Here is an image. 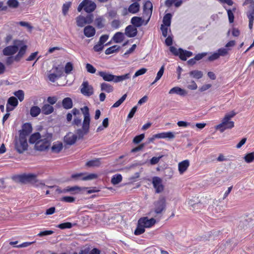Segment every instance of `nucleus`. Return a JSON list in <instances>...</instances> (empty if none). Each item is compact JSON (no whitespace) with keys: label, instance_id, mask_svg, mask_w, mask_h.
Returning <instances> with one entry per match:
<instances>
[{"label":"nucleus","instance_id":"nucleus-61","mask_svg":"<svg viewBox=\"0 0 254 254\" xmlns=\"http://www.w3.org/2000/svg\"><path fill=\"white\" fill-rule=\"evenodd\" d=\"M220 57L218 52H215V53H214L213 54H212L211 56H210L208 58V60L209 61H215L216 60H217L218 59H219Z\"/></svg>","mask_w":254,"mask_h":254},{"label":"nucleus","instance_id":"nucleus-41","mask_svg":"<svg viewBox=\"0 0 254 254\" xmlns=\"http://www.w3.org/2000/svg\"><path fill=\"white\" fill-rule=\"evenodd\" d=\"M76 24L78 27H82L85 24H86V22H85L84 17L83 16L79 15L77 16L76 18Z\"/></svg>","mask_w":254,"mask_h":254},{"label":"nucleus","instance_id":"nucleus-10","mask_svg":"<svg viewBox=\"0 0 254 254\" xmlns=\"http://www.w3.org/2000/svg\"><path fill=\"white\" fill-rule=\"evenodd\" d=\"M81 93L86 96H90L94 93V89L92 86L89 84L88 82H83L81 86Z\"/></svg>","mask_w":254,"mask_h":254},{"label":"nucleus","instance_id":"nucleus-24","mask_svg":"<svg viewBox=\"0 0 254 254\" xmlns=\"http://www.w3.org/2000/svg\"><path fill=\"white\" fill-rule=\"evenodd\" d=\"M144 20L141 17L134 16L131 19V23L135 27H139L143 24Z\"/></svg>","mask_w":254,"mask_h":254},{"label":"nucleus","instance_id":"nucleus-21","mask_svg":"<svg viewBox=\"0 0 254 254\" xmlns=\"http://www.w3.org/2000/svg\"><path fill=\"white\" fill-rule=\"evenodd\" d=\"M155 137L157 138L173 139L175 137V135L173 132L169 131L155 134Z\"/></svg>","mask_w":254,"mask_h":254},{"label":"nucleus","instance_id":"nucleus-19","mask_svg":"<svg viewBox=\"0 0 254 254\" xmlns=\"http://www.w3.org/2000/svg\"><path fill=\"white\" fill-rule=\"evenodd\" d=\"M83 32L84 34L86 37L90 38L95 35L96 30L93 26L88 25L84 28Z\"/></svg>","mask_w":254,"mask_h":254},{"label":"nucleus","instance_id":"nucleus-57","mask_svg":"<svg viewBox=\"0 0 254 254\" xmlns=\"http://www.w3.org/2000/svg\"><path fill=\"white\" fill-rule=\"evenodd\" d=\"M227 11L229 21L230 23H232L234 22V14L231 9H227Z\"/></svg>","mask_w":254,"mask_h":254},{"label":"nucleus","instance_id":"nucleus-4","mask_svg":"<svg viewBox=\"0 0 254 254\" xmlns=\"http://www.w3.org/2000/svg\"><path fill=\"white\" fill-rule=\"evenodd\" d=\"M236 115V113L232 111L225 115L221 124L216 127V129L223 132L225 130L231 129L234 127V123L230 121Z\"/></svg>","mask_w":254,"mask_h":254},{"label":"nucleus","instance_id":"nucleus-58","mask_svg":"<svg viewBox=\"0 0 254 254\" xmlns=\"http://www.w3.org/2000/svg\"><path fill=\"white\" fill-rule=\"evenodd\" d=\"M55 69L56 74L59 77H61L63 73V68L62 67L55 66L53 67Z\"/></svg>","mask_w":254,"mask_h":254},{"label":"nucleus","instance_id":"nucleus-27","mask_svg":"<svg viewBox=\"0 0 254 254\" xmlns=\"http://www.w3.org/2000/svg\"><path fill=\"white\" fill-rule=\"evenodd\" d=\"M180 58L183 61H186L187 58H189L192 56V53L190 51L184 50L182 48H180Z\"/></svg>","mask_w":254,"mask_h":254},{"label":"nucleus","instance_id":"nucleus-46","mask_svg":"<svg viewBox=\"0 0 254 254\" xmlns=\"http://www.w3.org/2000/svg\"><path fill=\"white\" fill-rule=\"evenodd\" d=\"M14 95L19 100L20 102L22 101L24 98V92L22 90H19L14 93Z\"/></svg>","mask_w":254,"mask_h":254},{"label":"nucleus","instance_id":"nucleus-6","mask_svg":"<svg viewBox=\"0 0 254 254\" xmlns=\"http://www.w3.org/2000/svg\"><path fill=\"white\" fill-rule=\"evenodd\" d=\"M15 147L17 151L19 153H22L24 151L27 149L28 143L27 137L23 136L22 135H19V138L15 144Z\"/></svg>","mask_w":254,"mask_h":254},{"label":"nucleus","instance_id":"nucleus-54","mask_svg":"<svg viewBox=\"0 0 254 254\" xmlns=\"http://www.w3.org/2000/svg\"><path fill=\"white\" fill-rule=\"evenodd\" d=\"M86 68L87 71L91 73H94L96 71V68L90 64H86Z\"/></svg>","mask_w":254,"mask_h":254},{"label":"nucleus","instance_id":"nucleus-22","mask_svg":"<svg viewBox=\"0 0 254 254\" xmlns=\"http://www.w3.org/2000/svg\"><path fill=\"white\" fill-rule=\"evenodd\" d=\"M63 148V144L62 142L56 141L53 143L51 147V151L53 153H59Z\"/></svg>","mask_w":254,"mask_h":254},{"label":"nucleus","instance_id":"nucleus-28","mask_svg":"<svg viewBox=\"0 0 254 254\" xmlns=\"http://www.w3.org/2000/svg\"><path fill=\"white\" fill-rule=\"evenodd\" d=\"M124 34L122 32H117L113 37L112 40L116 43H121L124 39Z\"/></svg>","mask_w":254,"mask_h":254},{"label":"nucleus","instance_id":"nucleus-49","mask_svg":"<svg viewBox=\"0 0 254 254\" xmlns=\"http://www.w3.org/2000/svg\"><path fill=\"white\" fill-rule=\"evenodd\" d=\"M70 5H71V2H66L63 4V7H62V11H63V13L64 15H65L66 14V13H67L68 9H69V7H70Z\"/></svg>","mask_w":254,"mask_h":254},{"label":"nucleus","instance_id":"nucleus-5","mask_svg":"<svg viewBox=\"0 0 254 254\" xmlns=\"http://www.w3.org/2000/svg\"><path fill=\"white\" fill-rule=\"evenodd\" d=\"M19 181L22 183H31L35 184L36 186L42 188L43 187L45 186L44 183L41 181H39L37 179V176L34 174H24L20 175L18 177Z\"/></svg>","mask_w":254,"mask_h":254},{"label":"nucleus","instance_id":"nucleus-13","mask_svg":"<svg viewBox=\"0 0 254 254\" xmlns=\"http://www.w3.org/2000/svg\"><path fill=\"white\" fill-rule=\"evenodd\" d=\"M18 50V47L17 46H9L3 49L2 53L4 56H12L15 54Z\"/></svg>","mask_w":254,"mask_h":254},{"label":"nucleus","instance_id":"nucleus-35","mask_svg":"<svg viewBox=\"0 0 254 254\" xmlns=\"http://www.w3.org/2000/svg\"><path fill=\"white\" fill-rule=\"evenodd\" d=\"M249 19L254 20V1L252 0L250 5V10L247 13Z\"/></svg>","mask_w":254,"mask_h":254},{"label":"nucleus","instance_id":"nucleus-40","mask_svg":"<svg viewBox=\"0 0 254 254\" xmlns=\"http://www.w3.org/2000/svg\"><path fill=\"white\" fill-rule=\"evenodd\" d=\"M122 180V176L120 174H116L113 176L111 179L112 184L115 185L120 183Z\"/></svg>","mask_w":254,"mask_h":254},{"label":"nucleus","instance_id":"nucleus-44","mask_svg":"<svg viewBox=\"0 0 254 254\" xmlns=\"http://www.w3.org/2000/svg\"><path fill=\"white\" fill-rule=\"evenodd\" d=\"M7 4L10 8H16L19 6V2L17 0H8Z\"/></svg>","mask_w":254,"mask_h":254},{"label":"nucleus","instance_id":"nucleus-8","mask_svg":"<svg viewBox=\"0 0 254 254\" xmlns=\"http://www.w3.org/2000/svg\"><path fill=\"white\" fill-rule=\"evenodd\" d=\"M71 178L74 181H87L96 179L97 175L95 174H87L86 173H80L72 174Z\"/></svg>","mask_w":254,"mask_h":254},{"label":"nucleus","instance_id":"nucleus-59","mask_svg":"<svg viewBox=\"0 0 254 254\" xmlns=\"http://www.w3.org/2000/svg\"><path fill=\"white\" fill-rule=\"evenodd\" d=\"M120 24H121V22L118 19L114 20L111 22V26L112 27V28H113L114 29H118L120 27Z\"/></svg>","mask_w":254,"mask_h":254},{"label":"nucleus","instance_id":"nucleus-47","mask_svg":"<svg viewBox=\"0 0 254 254\" xmlns=\"http://www.w3.org/2000/svg\"><path fill=\"white\" fill-rule=\"evenodd\" d=\"M229 50L230 49H227L225 48H220L217 50V52L219 55V56L224 57L228 55Z\"/></svg>","mask_w":254,"mask_h":254},{"label":"nucleus","instance_id":"nucleus-36","mask_svg":"<svg viewBox=\"0 0 254 254\" xmlns=\"http://www.w3.org/2000/svg\"><path fill=\"white\" fill-rule=\"evenodd\" d=\"M189 74L193 78L197 79L201 78L203 76L202 72L197 70H192L190 72Z\"/></svg>","mask_w":254,"mask_h":254},{"label":"nucleus","instance_id":"nucleus-43","mask_svg":"<svg viewBox=\"0 0 254 254\" xmlns=\"http://www.w3.org/2000/svg\"><path fill=\"white\" fill-rule=\"evenodd\" d=\"M76 224H72L70 222H65L59 224L57 227L61 229H64L66 228H71L73 225Z\"/></svg>","mask_w":254,"mask_h":254},{"label":"nucleus","instance_id":"nucleus-52","mask_svg":"<svg viewBox=\"0 0 254 254\" xmlns=\"http://www.w3.org/2000/svg\"><path fill=\"white\" fill-rule=\"evenodd\" d=\"M75 198L72 196H64L61 198V201L66 202H73L75 201Z\"/></svg>","mask_w":254,"mask_h":254},{"label":"nucleus","instance_id":"nucleus-64","mask_svg":"<svg viewBox=\"0 0 254 254\" xmlns=\"http://www.w3.org/2000/svg\"><path fill=\"white\" fill-rule=\"evenodd\" d=\"M58 77H59L56 73H51L48 76L49 79L52 82H54Z\"/></svg>","mask_w":254,"mask_h":254},{"label":"nucleus","instance_id":"nucleus-3","mask_svg":"<svg viewBox=\"0 0 254 254\" xmlns=\"http://www.w3.org/2000/svg\"><path fill=\"white\" fill-rule=\"evenodd\" d=\"M97 74L102 77L105 81L118 83L123 80L129 79L130 77V73H127L122 75H115L109 72L100 71H98Z\"/></svg>","mask_w":254,"mask_h":254},{"label":"nucleus","instance_id":"nucleus-14","mask_svg":"<svg viewBox=\"0 0 254 254\" xmlns=\"http://www.w3.org/2000/svg\"><path fill=\"white\" fill-rule=\"evenodd\" d=\"M139 220V224H142L145 228H149L156 223V220L153 218L148 219L147 217H143L140 218Z\"/></svg>","mask_w":254,"mask_h":254},{"label":"nucleus","instance_id":"nucleus-11","mask_svg":"<svg viewBox=\"0 0 254 254\" xmlns=\"http://www.w3.org/2000/svg\"><path fill=\"white\" fill-rule=\"evenodd\" d=\"M152 184L155 189V192L159 193L162 192L164 187L162 184V180L158 177H154L152 178Z\"/></svg>","mask_w":254,"mask_h":254},{"label":"nucleus","instance_id":"nucleus-17","mask_svg":"<svg viewBox=\"0 0 254 254\" xmlns=\"http://www.w3.org/2000/svg\"><path fill=\"white\" fill-rule=\"evenodd\" d=\"M169 94H176L177 95L184 96L187 95V92L185 89H182L179 87L176 86L170 90L169 91Z\"/></svg>","mask_w":254,"mask_h":254},{"label":"nucleus","instance_id":"nucleus-60","mask_svg":"<svg viewBox=\"0 0 254 254\" xmlns=\"http://www.w3.org/2000/svg\"><path fill=\"white\" fill-rule=\"evenodd\" d=\"M53 233H54V231H53L52 230H46V231L40 232L37 235V236H38L39 237H42V236H47V235H50L53 234Z\"/></svg>","mask_w":254,"mask_h":254},{"label":"nucleus","instance_id":"nucleus-53","mask_svg":"<svg viewBox=\"0 0 254 254\" xmlns=\"http://www.w3.org/2000/svg\"><path fill=\"white\" fill-rule=\"evenodd\" d=\"M147 71V69L145 68H142L135 72L134 75L133 76V78H134L139 75H142L144 74Z\"/></svg>","mask_w":254,"mask_h":254},{"label":"nucleus","instance_id":"nucleus-15","mask_svg":"<svg viewBox=\"0 0 254 254\" xmlns=\"http://www.w3.org/2000/svg\"><path fill=\"white\" fill-rule=\"evenodd\" d=\"M32 130L31 125L29 123H25L23 125L22 130L20 132L19 135H22L23 136L27 137L32 132Z\"/></svg>","mask_w":254,"mask_h":254},{"label":"nucleus","instance_id":"nucleus-34","mask_svg":"<svg viewBox=\"0 0 254 254\" xmlns=\"http://www.w3.org/2000/svg\"><path fill=\"white\" fill-rule=\"evenodd\" d=\"M172 15L171 13H167L165 15L163 19L164 26L169 27L171 25Z\"/></svg>","mask_w":254,"mask_h":254},{"label":"nucleus","instance_id":"nucleus-63","mask_svg":"<svg viewBox=\"0 0 254 254\" xmlns=\"http://www.w3.org/2000/svg\"><path fill=\"white\" fill-rule=\"evenodd\" d=\"M85 22L86 24H90L92 22L93 20V15L92 14H89L84 17Z\"/></svg>","mask_w":254,"mask_h":254},{"label":"nucleus","instance_id":"nucleus-31","mask_svg":"<svg viewBox=\"0 0 254 254\" xmlns=\"http://www.w3.org/2000/svg\"><path fill=\"white\" fill-rule=\"evenodd\" d=\"M101 165L100 159L97 158L86 162V166L89 167H98Z\"/></svg>","mask_w":254,"mask_h":254},{"label":"nucleus","instance_id":"nucleus-29","mask_svg":"<svg viewBox=\"0 0 254 254\" xmlns=\"http://www.w3.org/2000/svg\"><path fill=\"white\" fill-rule=\"evenodd\" d=\"M26 49L27 46L26 45L22 46L20 48L18 54L14 57V60L16 62L20 61L21 58L25 54Z\"/></svg>","mask_w":254,"mask_h":254},{"label":"nucleus","instance_id":"nucleus-55","mask_svg":"<svg viewBox=\"0 0 254 254\" xmlns=\"http://www.w3.org/2000/svg\"><path fill=\"white\" fill-rule=\"evenodd\" d=\"M170 51L175 56H178L180 57L181 53V51H180V48L177 49L175 47L171 46L170 47Z\"/></svg>","mask_w":254,"mask_h":254},{"label":"nucleus","instance_id":"nucleus-62","mask_svg":"<svg viewBox=\"0 0 254 254\" xmlns=\"http://www.w3.org/2000/svg\"><path fill=\"white\" fill-rule=\"evenodd\" d=\"M103 45L98 42L94 46L93 49L95 52H100L103 50Z\"/></svg>","mask_w":254,"mask_h":254},{"label":"nucleus","instance_id":"nucleus-16","mask_svg":"<svg viewBox=\"0 0 254 254\" xmlns=\"http://www.w3.org/2000/svg\"><path fill=\"white\" fill-rule=\"evenodd\" d=\"M88 189V188H81L78 186L67 187L66 188H65V190L66 193L70 192L72 194H74L75 193L79 192L80 191L82 190H85Z\"/></svg>","mask_w":254,"mask_h":254},{"label":"nucleus","instance_id":"nucleus-7","mask_svg":"<svg viewBox=\"0 0 254 254\" xmlns=\"http://www.w3.org/2000/svg\"><path fill=\"white\" fill-rule=\"evenodd\" d=\"M154 212L157 214H161L166 208V199L164 196H160L158 200L154 203Z\"/></svg>","mask_w":254,"mask_h":254},{"label":"nucleus","instance_id":"nucleus-45","mask_svg":"<svg viewBox=\"0 0 254 254\" xmlns=\"http://www.w3.org/2000/svg\"><path fill=\"white\" fill-rule=\"evenodd\" d=\"M127 97V94H124L119 100H118L113 104V105L112 106V108H117L120 106L126 100Z\"/></svg>","mask_w":254,"mask_h":254},{"label":"nucleus","instance_id":"nucleus-38","mask_svg":"<svg viewBox=\"0 0 254 254\" xmlns=\"http://www.w3.org/2000/svg\"><path fill=\"white\" fill-rule=\"evenodd\" d=\"M120 48L118 45H114L107 49L105 52L106 55H110L118 52Z\"/></svg>","mask_w":254,"mask_h":254},{"label":"nucleus","instance_id":"nucleus-9","mask_svg":"<svg viewBox=\"0 0 254 254\" xmlns=\"http://www.w3.org/2000/svg\"><path fill=\"white\" fill-rule=\"evenodd\" d=\"M153 6L152 3L148 0L145 2L143 7V17L144 19L147 18L144 25L149 22L152 13Z\"/></svg>","mask_w":254,"mask_h":254},{"label":"nucleus","instance_id":"nucleus-51","mask_svg":"<svg viewBox=\"0 0 254 254\" xmlns=\"http://www.w3.org/2000/svg\"><path fill=\"white\" fill-rule=\"evenodd\" d=\"M144 138V134L142 133L139 135L135 136L133 139V142L135 144L140 143L142 140Z\"/></svg>","mask_w":254,"mask_h":254},{"label":"nucleus","instance_id":"nucleus-37","mask_svg":"<svg viewBox=\"0 0 254 254\" xmlns=\"http://www.w3.org/2000/svg\"><path fill=\"white\" fill-rule=\"evenodd\" d=\"M145 227L141 224H139V220L138 221V224L134 234L135 235H139L143 234L145 231Z\"/></svg>","mask_w":254,"mask_h":254},{"label":"nucleus","instance_id":"nucleus-42","mask_svg":"<svg viewBox=\"0 0 254 254\" xmlns=\"http://www.w3.org/2000/svg\"><path fill=\"white\" fill-rule=\"evenodd\" d=\"M18 104L17 98L15 97L12 96L9 98L7 101V104L13 106L14 108L16 107Z\"/></svg>","mask_w":254,"mask_h":254},{"label":"nucleus","instance_id":"nucleus-32","mask_svg":"<svg viewBox=\"0 0 254 254\" xmlns=\"http://www.w3.org/2000/svg\"><path fill=\"white\" fill-rule=\"evenodd\" d=\"M41 109L38 106H33L30 111V115L33 117H37L41 113Z\"/></svg>","mask_w":254,"mask_h":254},{"label":"nucleus","instance_id":"nucleus-56","mask_svg":"<svg viewBox=\"0 0 254 254\" xmlns=\"http://www.w3.org/2000/svg\"><path fill=\"white\" fill-rule=\"evenodd\" d=\"M163 157V155H161L159 157H152L150 161V164L152 165L157 164L160 161V159H161Z\"/></svg>","mask_w":254,"mask_h":254},{"label":"nucleus","instance_id":"nucleus-39","mask_svg":"<svg viewBox=\"0 0 254 254\" xmlns=\"http://www.w3.org/2000/svg\"><path fill=\"white\" fill-rule=\"evenodd\" d=\"M244 159L247 163H250L254 162V151L247 153L244 157Z\"/></svg>","mask_w":254,"mask_h":254},{"label":"nucleus","instance_id":"nucleus-1","mask_svg":"<svg viewBox=\"0 0 254 254\" xmlns=\"http://www.w3.org/2000/svg\"><path fill=\"white\" fill-rule=\"evenodd\" d=\"M53 140V134L47 131L40 134L39 132H35L32 134L29 139V142L31 144L35 143V149L37 150L43 151L48 149L50 146Z\"/></svg>","mask_w":254,"mask_h":254},{"label":"nucleus","instance_id":"nucleus-26","mask_svg":"<svg viewBox=\"0 0 254 254\" xmlns=\"http://www.w3.org/2000/svg\"><path fill=\"white\" fill-rule=\"evenodd\" d=\"M62 105L65 109H71L73 106V103L71 99L69 97H66L63 100Z\"/></svg>","mask_w":254,"mask_h":254},{"label":"nucleus","instance_id":"nucleus-50","mask_svg":"<svg viewBox=\"0 0 254 254\" xmlns=\"http://www.w3.org/2000/svg\"><path fill=\"white\" fill-rule=\"evenodd\" d=\"M164 68H165V65H163L161 67V68L159 69V70L158 71V72H157V76L155 79V82H157L158 80H159L161 78V77H162V76L163 74Z\"/></svg>","mask_w":254,"mask_h":254},{"label":"nucleus","instance_id":"nucleus-20","mask_svg":"<svg viewBox=\"0 0 254 254\" xmlns=\"http://www.w3.org/2000/svg\"><path fill=\"white\" fill-rule=\"evenodd\" d=\"M190 165V161L188 160H184L178 164L179 171L181 174H183L188 169Z\"/></svg>","mask_w":254,"mask_h":254},{"label":"nucleus","instance_id":"nucleus-18","mask_svg":"<svg viewBox=\"0 0 254 254\" xmlns=\"http://www.w3.org/2000/svg\"><path fill=\"white\" fill-rule=\"evenodd\" d=\"M77 135L72 133H68L64 137V142L68 145L73 144L76 141Z\"/></svg>","mask_w":254,"mask_h":254},{"label":"nucleus","instance_id":"nucleus-33","mask_svg":"<svg viewBox=\"0 0 254 254\" xmlns=\"http://www.w3.org/2000/svg\"><path fill=\"white\" fill-rule=\"evenodd\" d=\"M105 21V19L102 17L100 16L95 19V24L98 28L101 29L104 27Z\"/></svg>","mask_w":254,"mask_h":254},{"label":"nucleus","instance_id":"nucleus-2","mask_svg":"<svg viewBox=\"0 0 254 254\" xmlns=\"http://www.w3.org/2000/svg\"><path fill=\"white\" fill-rule=\"evenodd\" d=\"M81 111L84 116L82 128L76 130L77 137L82 138L84 135L88 133L90 123V117L89 108L87 106H84L81 108Z\"/></svg>","mask_w":254,"mask_h":254},{"label":"nucleus","instance_id":"nucleus-12","mask_svg":"<svg viewBox=\"0 0 254 254\" xmlns=\"http://www.w3.org/2000/svg\"><path fill=\"white\" fill-rule=\"evenodd\" d=\"M137 28L133 25H129L127 26L125 29V34L128 37H134L137 35Z\"/></svg>","mask_w":254,"mask_h":254},{"label":"nucleus","instance_id":"nucleus-25","mask_svg":"<svg viewBox=\"0 0 254 254\" xmlns=\"http://www.w3.org/2000/svg\"><path fill=\"white\" fill-rule=\"evenodd\" d=\"M101 90L107 93H111L114 91V87L111 84L103 82L100 84Z\"/></svg>","mask_w":254,"mask_h":254},{"label":"nucleus","instance_id":"nucleus-30","mask_svg":"<svg viewBox=\"0 0 254 254\" xmlns=\"http://www.w3.org/2000/svg\"><path fill=\"white\" fill-rule=\"evenodd\" d=\"M42 112L45 115H49L54 111V108L49 104L44 105L41 109Z\"/></svg>","mask_w":254,"mask_h":254},{"label":"nucleus","instance_id":"nucleus-23","mask_svg":"<svg viewBox=\"0 0 254 254\" xmlns=\"http://www.w3.org/2000/svg\"><path fill=\"white\" fill-rule=\"evenodd\" d=\"M139 4L137 1H134L129 6L128 11L129 13L135 14L139 11Z\"/></svg>","mask_w":254,"mask_h":254},{"label":"nucleus","instance_id":"nucleus-48","mask_svg":"<svg viewBox=\"0 0 254 254\" xmlns=\"http://www.w3.org/2000/svg\"><path fill=\"white\" fill-rule=\"evenodd\" d=\"M73 65L71 63L68 62L65 65L64 71L66 74H69L73 70Z\"/></svg>","mask_w":254,"mask_h":254}]
</instances>
